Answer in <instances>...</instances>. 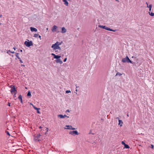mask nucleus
I'll return each instance as SVG.
<instances>
[{
  "label": "nucleus",
  "mask_w": 154,
  "mask_h": 154,
  "mask_svg": "<svg viewBox=\"0 0 154 154\" xmlns=\"http://www.w3.org/2000/svg\"><path fill=\"white\" fill-rule=\"evenodd\" d=\"M66 117L68 118H69V116H67V117Z\"/></svg>",
  "instance_id": "6e6d98bb"
},
{
  "label": "nucleus",
  "mask_w": 154,
  "mask_h": 154,
  "mask_svg": "<svg viewBox=\"0 0 154 154\" xmlns=\"http://www.w3.org/2000/svg\"><path fill=\"white\" fill-rule=\"evenodd\" d=\"M67 60V58H65L64 60H63V62H65Z\"/></svg>",
  "instance_id": "7c9ffc66"
},
{
  "label": "nucleus",
  "mask_w": 154,
  "mask_h": 154,
  "mask_svg": "<svg viewBox=\"0 0 154 154\" xmlns=\"http://www.w3.org/2000/svg\"><path fill=\"white\" fill-rule=\"evenodd\" d=\"M61 42H57L54 44H53L51 46V48H53V50L55 51V52H57V51H56L57 49H58L61 50V48L59 46L61 45Z\"/></svg>",
  "instance_id": "f257e3e1"
},
{
  "label": "nucleus",
  "mask_w": 154,
  "mask_h": 154,
  "mask_svg": "<svg viewBox=\"0 0 154 154\" xmlns=\"http://www.w3.org/2000/svg\"><path fill=\"white\" fill-rule=\"evenodd\" d=\"M30 29L31 31L32 32H36L37 31V29L33 27H30Z\"/></svg>",
  "instance_id": "1a4fd4ad"
},
{
  "label": "nucleus",
  "mask_w": 154,
  "mask_h": 154,
  "mask_svg": "<svg viewBox=\"0 0 154 154\" xmlns=\"http://www.w3.org/2000/svg\"><path fill=\"white\" fill-rule=\"evenodd\" d=\"M151 146H152V148H153V145H151Z\"/></svg>",
  "instance_id": "3c124183"
},
{
  "label": "nucleus",
  "mask_w": 154,
  "mask_h": 154,
  "mask_svg": "<svg viewBox=\"0 0 154 154\" xmlns=\"http://www.w3.org/2000/svg\"><path fill=\"white\" fill-rule=\"evenodd\" d=\"M21 66H25V65H23V64H21Z\"/></svg>",
  "instance_id": "8fccbe9b"
},
{
  "label": "nucleus",
  "mask_w": 154,
  "mask_h": 154,
  "mask_svg": "<svg viewBox=\"0 0 154 154\" xmlns=\"http://www.w3.org/2000/svg\"><path fill=\"white\" fill-rule=\"evenodd\" d=\"M122 62L123 63H129L132 64H133V62L130 60L127 56L125 58H123L122 59Z\"/></svg>",
  "instance_id": "f03ea898"
},
{
  "label": "nucleus",
  "mask_w": 154,
  "mask_h": 154,
  "mask_svg": "<svg viewBox=\"0 0 154 154\" xmlns=\"http://www.w3.org/2000/svg\"><path fill=\"white\" fill-rule=\"evenodd\" d=\"M0 17H2V14H0Z\"/></svg>",
  "instance_id": "864d4df0"
},
{
  "label": "nucleus",
  "mask_w": 154,
  "mask_h": 154,
  "mask_svg": "<svg viewBox=\"0 0 154 154\" xmlns=\"http://www.w3.org/2000/svg\"><path fill=\"white\" fill-rule=\"evenodd\" d=\"M69 112V109H67L66 111V112Z\"/></svg>",
  "instance_id": "e433bc0d"
},
{
  "label": "nucleus",
  "mask_w": 154,
  "mask_h": 154,
  "mask_svg": "<svg viewBox=\"0 0 154 154\" xmlns=\"http://www.w3.org/2000/svg\"><path fill=\"white\" fill-rule=\"evenodd\" d=\"M1 24H2V23H0V25Z\"/></svg>",
  "instance_id": "680f3d73"
},
{
  "label": "nucleus",
  "mask_w": 154,
  "mask_h": 154,
  "mask_svg": "<svg viewBox=\"0 0 154 154\" xmlns=\"http://www.w3.org/2000/svg\"><path fill=\"white\" fill-rule=\"evenodd\" d=\"M122 144H123L124 145H125V144H126L125 143V142H124V141H122Z\"/></svg>",
  "instance_id": "f704fd0d"
},
{
  "label": "nucleus",
  "mask_w": 154,
  "mask_h": 154,
  "mask_svg": "<svg viewBox=\"0 0 154 154\" xmlns=\"http://www.w3.org/2000/svg\"><path fill=\"white\" fill-rule=\"evenodd\" d=\"M19 53H16V57L18 59H20V57L18 56Z\"/></svg>",
  "instance_id": "5701e85b"
},
{
  "label": "nucleus",
  "mask_w": 154,
  "mask_h": 154,
  "mask_svg": "<svg viewBox=\"0 0 154 154\" xmlns=\"http://www.w3.org/2000/svg\"><path fill=\"white\" fill-rule=\"evenodd\" d=\"M46 129L47 130V131H48V128H47Z\"/></svg>",
  "instance_id": "09e8293b"
},
{
  "label": "nucleus",
  "mask_w": 154,
  "mask_h": 154,
  "mask_svg": "<svg viewBox=\"0 0 154 154\" xmlns=\"http://www.w3.org/2000/svg\"><path fill=\"white\" fill-rule=\"evenodd\" d=\"M9 51L10 52H11V53L12 54H14L15 53V52L14 51H10V50Z\"/></svg>",
  "instance_id": "2f4dec72"
},
{
  "label": "nucleus",
  "mask_w": 154,
  "mask_h": 154,
  "mask_svg": "<svg viewBox=\"0 0 154 154\" xmlns=\"http://www.w3.org/2000/svg\"><path fill=\"white\" fill-rule=\"evenodd\" d=\"M18 99L20 100V102L21 103L23 104V100H22V97L21 95H19Z\"/></svg>",
  "instance_id": "9d476101"
},
{
  "label": "nucleus",
  "mask_w": 154,
  "mask_h": 154,
  "mask_svg": "<svg viewBox=\"0 0 154 154\" xmlns=\"http://www.w3.org/2000/svg\"><path fill=\"white\" fill-rule=\"evenodd\" d=\"M117 2H119V0H115Z\"/></svg>",
  "instance_id": "c03bdc74"
},
{
  "label": "nucleus",
  "mask_w": 154,
  "mask_h": 154,
  "mask_svg": "<svg viewBox=\"0 0 154 154\" xmlns=\"http://www.w3.org/2000/svg\"><path fill=\"white\" fill-rule=\"evenodd\" d=\"M72 126L69 125H66V127H67V128H72Z\"/></svg>",
  "instance_id": "393cba45"
},
{
  "label": "nucleus",
  "mask_w": 154,
  "mask_h": 154,
  "mask_svg": "<svg viewBox=\"0 0 154 154\" xmlns=\"http://www.w3.org/2000/svg\"><path fill=\"white\" fill-rule=\"evenodd\" d=\"M13 49H14V50H16V48H15V47H14V48H13Z\"/></svg>",
  "instance_id": "49530a36"
},
{
  "label": "nucleus",
  "mask_w": 154,
  "mask_h": 154,
  "mask_svg": "<svg viewBox=\"0 0 154 154\" xmlns=\"http://www.w3.org/2000/svg\"><path fill=\"white\" fill-rule=\"evenodd\" d=\"M38 34H34L33 37L35 38H37L38 36Z\"/></svg>",
  "instance_id": "4be33fe9"
},
{
  "label": "nucleus",
  "mask_w": 154,
  "mask_h": 154,
  "mask_svg": "<svg viewBox=\"0 0 154 154\" xmlns=\"http://www.w3.org/2000/svg\"><path fill=\"white\" fill-rule=\"evenodd\" d=\"M37 113H39V114L40 113V111L39 110H38L37 111Z\"/></svg>",
  "instance_id": "58836bf2"
},
{
  "label": "nucleus",
  "mask_w": 154,
  "mask_h": 154,
  "mask_svg": "<svg viewBox=\"0 0 154 154\" xmlns=\"http://www.w3.org/2000/svg\"><path fill=\"white\" fill-rule=\"evenodd\" d=\"M14 94H16L17 93V90H16V91H14Z\"/></svg>",
  "instance_id": "72a5a7b5"
},
{
  "label": "nucleus",
  "mask_w": 154,
  "mask_h": 154,
  "mask_svg": "<svg viewBox=\"0 0 154 154\" xmlns=\"http://www.w3.org/2000/svg\"><path fill=\"white\" fill-rule=\"evenodd\" d=\"M116 119H119V118L118 117H117V118H116Z\"/></svg>",
  "instance_id": "13d9d810"
},
{
  "label": "nucleus",
  "mask_w": 154,
  "mask_h": 154,
  "mask_svg": "<svg viewBox=\"0 0 154 154\" xmlns=\"http://www.w3.org/2000/svg\"><path fill=\"white\" fill-rule=\"evenodd\" d=\"M58 117H59L60 118L62 119L64 118V116L62 114L59 115L58 116Z\"/></svg>",
  "instance_id": "a211bd4d"
},
{
  "label": "nucleus",
  "mask_w": 154,
  "mask_h": 154,
  "mask_svg": "<svg viewBox=\"0 0 154 154\" xmlns=\"http://www.w3.org/2000/svg\"><path fill=\"white\" fill-rule=\"evenodd\" d=\"M122 75V74H121V73L119 72H117L116 74V76H117V75H119V76H121V75Z\"/></svg>",
  "instance_id": "b1692460"
},
{
  "label": "nucleus",
  "mask_w": 154,
  "mask_h": 154,
  "mask_svg": "<svg viewBox=\"0 0 154 154\" xmlns=\"http://www.w3.org/2000/svg\"><path fill=\"white\" fill-rule=\"evenodd\" d=\"M75 91H76V92H77V91H78V90H77V89H76L75 90Z\"/></svg>",
  "instance_id": "5fc2aeb1"
},
{
  "label": "nucleus",
  "mask_w": 154,
  "mask_h": 154,
  "mask_svg": "<svg viewBox=\"0 0 154 154\" xmlns=\"http://www.w3.org/2000/svg\"><path fill=\"white\" fill-rule=\"evenodd\" d=\"M127 116H128V114H127Z\"/></svg>",
  "instance_id": "052dcab7"
},
{
  "label": "nucleus",
  "mask_w": 154,
  "mask_h": 154,
  "mask_svg": "<svg viewBox=\"0 0 154 154\" xmlns=\"http://www.w3.org/2000/svg\"><path fill=\"white\" fill-rule=\"evenodd\" d=\"M24 44L27 47H29L33 45L32 42L31 41L29 42L26 41L24 42Z\"/></svg>",
  "instance_id": "20e7f679"
},
{
  "label": "nucleus",
  "mask_w": 154,
  "mask_h": 154,
  "mask_svg": "<svg viewBox=\"0 0 154 154\" xmlns=\"http://www.w3.org/2000/svg\"><path fill=\"white\" fill-rule=\"evenodd\" d=\"M14 87L12 88L10 90V92L11 94H13V93L14 91H16V87L15 86H13Z\"/></svg>",
  "instance_id": "6e6552de"
},
{
  "label": "nucleus",
  "mask_w": 154,
  "mask_h": 154,
  "mask_svg": "<svg viewBox=\"0 0 154 154\" xmlns=\"http://www.w3.org/2000/svg\"><path fill=\"white\" fill-rule=\"evenodd\" d=\"M105 26H101V25H99V27H100V28H101L102 29H105Z\"/></svg>",
  "instance_id": "f3484780"
},
{
  "label": "nucleus",
  "mask_w": 154,
  "mask_h": 154,
  "mask_svg": "<svg viewBox=\"0 0 154 154\" xmlns=\"http://www.w3.org/2000/svg\"><path fill=\"white\" fill-rule=\"evenodd\" d=\"M66 29L64 27H63L62 28L61 32L62 33H65L66 32Z\"/></svg>",
  "instance_id": "9b49d317"
},
{
  "label": "nucleus",
  "mask_w": 154,
  "mask_h": 154,
  "mask_svg": "<svg viewBox=\"0 0 154 154\" xmlns=\"http://www.w3.org/2000/svg\"><path fill=\"white\" fill-rule=\"evenodd\" d=\"M41 135L40 134H35L33 135L34 137V140L35 142H37L41 141L39 138Z\"/></svg>",
  "instance_id": "7ed1b4c3"
},
{
  "label": "nucleus",
  "mask_w": 154,
  "mask_h": 154,
  "mask_svg": "<svg viewBox=\"0 0 154 154\" xmlns=\"http://www.w3.org/2000/svg\"><path fill=\"white\" fill-rule=\"evenodd\" d=\"M146 4L147 5V7H148V3L147 2H146Z\"/></svg>",
  "instance_id": "ea45409f"
},
{
  "label": "nucleus",
  "mask_w": 154,
  "mask_h": 154,
  "mask_svg": "<svg viewBox=\"0 0 154 154\" xmlns=\"http://www.w3.org/2000/svg\"><path fill=\"white\" fill-rule=\"evenodd\" d=\"M71 91L70 90H67L66 91V94H68Z\"/></svg>",
  "instance_id": "a878e982"
},
{
  "label": "nucleus",
  "mask_w": 154,
  "mask_h": 154,
  "mask_svg": "<svg viewBox=\"0 0 154 154\" xmlns=\"http://www.w3.org/2000/svg\"><path fill=\"white\" fill-rule=\"evenodd\" d=\"M6 133L7 135H8L9 136H10V134L8 131H6Z\"/></svg>",
  "instance_id": "bb28decb"
},
{
  "label": "nucleus",
  "mask_w": 154,
  "mask_h": 154,
  "mask_svg": "<svg viewBox=\"0 0 154 154\" xmlns=\"http://www.w3.org/2000/svg\"><path fill=\"white\" fill-rule=\"evenodd\" d=\"M15 86V85H10V86H9V87L10 88H13V87H14L13 86Z\"/></svg>",
  "instance_id": "cd10ccee"
},
{
  "label": "nucleus",
  "mask_w": 154,
  "mask_h": 154,
  "mask_svg": "<svg viewBox=\"0 0 154 154\" xmlns=\"http://www.w3.org/2000/svg\"><path fill=\"white\" fill-rule=\"evenodd\" d=\"M25 88H26V89H27V88L26 87H25Z\"/></svg>",
  "instance_id": "e2e57ef3"
},
{
  "label": "nucleus",
  "mask_w": 154,
  "mask_h": 154,
  "mask_svg": "<svg viewBox=\"0 0 154 154\" xmlns=\"http://www.w3.org/2000/svg\"><path fill=\"white\" fill-rule=\"evenodd\" d=\"M66 117L68 118H69V116H67V117Z\"/></svg>",
  "instance_id": "4d7b16f0"
},
{
  "label": "nucleus",
  "mask_w": 154,
  "mask_h": 154,
  "mask_svg": "<svg viewBox=\"0 0 154 154\" xmlns=\"http://www.w3.org/2000/svg\"><path fill=\"white\" fill-rule=\"evenodd\" d=\"M20 52H22L23 51H22V50L20 49Z\"/></svg>",
  "instance_id": "a18cd8bd"
},
{
  "label": "nucleus",
  "mask_w": 154,
  "mask_h": 154,
  "mask_svg": "<svg viewBox=\"0 0 154 154\" xmlns=\"http://www.w3.org/2000/svg\"><path fill=\"white\" fill-rule=\"evenodd\" d=\"M63 116H64V118L65 117H67V116L66 115H63Z\"/></svg>",
  "instance_id": "a19ab883"
},
{
  "label": "nucleus",
  "mask_w": 154,
  "mask_h": 154,
  "mask_svg": "<svg viewBox=\"0 0 154 154\" xmlns=\"http://www.w3.org/2000/svg\"><path fill=\"white\" fill-rule=\"evenodd\" d=\"M8 105L9 106H11L10 103L9 102L8 103Z\"/></svg>",
  "instance_id": "4c0bfd02"
},
{
  "label": "nucleus",
  "mask_w": 154,
  "mask_h": 154,
  "mask_svg": "<svg viewBox=\"0 0 154 154\" xmlns=\"http://www.w3.org/2000/svg\"><path fill=\"white\" fill-rule=\"evenodd\" d=\"M75 86H76V88H78V87H78V86H77V85H76Z\"/></svg>",
  "instance_id": "603ef678"
},
{
  "label": "nucleus",
  "mask_w": 154,
  "mask_h": 154,
  "mask_svg": "<svg viewBox=\"0 0 154 154\" xmlns=\"http://www.w3.org/2000/svg\"><path fill=\"white\" fill-rule=\"evenodd\" d=\"M152 7V5H149L148 8H151Z\"/></svg>",
  "instance_id": "c85d7f7f"
},
{
  "label": "nucleus",
  "mask_w": 154,
  "mask_h": 154,
  "mask_svg": "<svg viewBox=\"0 0 154 154\" xmlns=\"http://www.w3.org/2000/svg\"><path fill=\"white\" fill-rule=\"evenodd\" d=\"M27 96H28L31 97V92L30 91H29L28 92Z\"/></svg>",
  "instance_id": "dca6fc26"
},
{
  "label": "nucleus",
  "mask_w": 154,
  "mask_h": 154,
  "mask_svg": "<svg viewBox=\"0 0 154 154\" xmlns=\"http://www.w3.org/2000/svg\"><path fill=\"white\" fill-rule=\"evenodd\" d=\"M57 26H56L54 25L52 29V31L53 32H58L59 31H57V30L56 29L57 28Z\"/></svg>",
  "instance_id": "423d86ee"
},
{
  "label": "nucleus",
  "mask_w": 154,
  "mask_h": 154,
  "mask_svg": "<svg viewBox=\"0 0 154 154\" xmlns=\"http://www.w3.org/2000/svg\"><path fill=\"white\" fill-rule=\"evenodd\" d=\"M63 2H64V4L66 6L68 5V2L67 0H62Z\"/></svg>",
  "instance_id": "4468645a"
},
{
  "label": "nucleus",
  "mask_w": 154,
  "mask_h": 154,
  "mask_svg": "<svg viewBox=\"0 0 154 154\" xmlns=\"http://www.w3.org/2000/svg\"><path fill=\"white\" fill-rule=\"evenodd\" d=\"M51 55L53 56L54 57L56 55L55 54H54V53H52L51 54Z\"/></svg>",
  "instance_id": "473e14b6"
},
{
  "label": "nucleus",
  "mask_w": 154,
  "mask_h": 154,
  "mask_svg": "<svg viewBox=\"0 0 154 154\" xmlns=\"http://www.w3.org/2000/svg\"><path fill=\"white\" fill-rule=\"evenodd\" d=\"M151 10V8H149V11L150 12Z\"/></svg>",
  "instance_id": "37998d69"
},
{
  "label": "nucleus",
  "mask_w": 154,
  "mask_h": 154,
  "mask_svg": "<svg viewBox=\"0 0 154 154\" xmlns=\"http://www.w3.org/2000/svg\"><path fill=\"white\" fill-rule=\"evenodd\" d=\"M39 128L40 129L41 128H42V127L41 126H40L39 127Z\"/></svg>",
  "instance_id": "de8ad7c7"
},
{
  "label": "nucleus",
  "mask_w": 154,
  "mask_h": 154,
  "mask_svg": "<svg viewBox=\"0 0 154 154\" xmlns=\"http://www.w3.org/2000/svg\"><path fill=\"white\" fill-rule=\"evenodd\" d=\"M65 128L67 129L72 130H74L75 129V128H72H72Z\"/></svg>",
  "instance_id": "412c9836"
},
{
  "label": "nucleus",
  "mask_w": 154,
  "mask_h": 154,
  "mask_svg": "<svg viewBox=\"0 0 154 154\" xmlns=\"http://www.w3.org/2000/svg\"><path fill=\"white\" fill-rule=\"evenodd\" d=\"M16 94H14V95L13 96L14 97H16Z\"/></svg>",
  "instance_id": "79ce46f5"
},
{
  "label": "nucleus",
  "mask_w": 154,
  "mask_h": 154,
  "mask_svg": "<svg viewBox=\"0 0 154 154\" xmlns=\"http://www.w3.org/2000/svg\"><path fill=\"white\" fill-rule=\"evenodd\" d=\"M60 57H61V56H60L58 55H56L54 57V58L56 59H59Z\"/></svg>",
  "instance_id": "2eb2a0df"
},
{
  "label": "nucleus",
  "mask_w": 154,
  "mask_h": 154,
  "mask_svg": "<svg viewBox=\"0 0 154 154\" xmlns=\"http://www.w3.org/2000/svg\"><path fill=\"white\" fill-rule=\"evenodd\" d=\"M134 57L132 56V58H133Z\"/></svg>",
  "instance_id": "bf43d9fd"
},
{
  "label": "nucleus",
  "mask_w": 154,
  "mask_h": 154,
  "mask_svg": "<svg viewBox=\"0 0 154 154\" xmlns=\"http://www.w3.org/2000/svg\"><path fill=\"white\" fill-rule=\"evenodd\" d=\"M39 38L40 39H41L42 38H41V36L40 35H38V36Z\"/></svg>",
  "instance_id": "c9c22d12"
},
{
  "label": "nucleus",
  "mask_w": 154,
  "mask_h": 154,
  "mask_svg": "<svg viewBox=\"0 0 154 154\" xmlns=\"http://www.w3.org/2000/svg\"><path fill=\"white\" fill-rule=\"evenodd\" d=\"M56 62L57 63H60V64H61L63 63L62 61L60 59L56 60Z\"/></svg>",
  "instance_id": "f8f14e48"
},
{
  "label": "nucleus",
  "mask_w": 154,
  "mask_h": 154,
  "mask_svg": "<svg viewBox=\"0 0 154 154\" xmlns=\"http://www.w3.org/2000/svg\"><path fill=\"white\" fill-rule=\"evenodd\" d=\"M126 149H128L129 148V146L126 144H125L124 145Z\"/></svg>",
  "instance_id": "6ab92c4d"
},
{
  "label": "nucleus",
  "mask_w": 154,
  "mask_h": 154,
  "mask_svg": "<svg viewBox=\"0 0 154 154\" xmlns=\"http://www.w3.org/2000/svg\"><path fill=\"white\" fill-rule=\"evenodd\" d=\"M105 29L106 30H107L108 31H113L114 32H115L116 31V29H114V30L112 29H110V28L106 26H105Z\"/></svg>",
  "instance_id": "0eeeda50"
},
{
  "label": "nucleus",
  "mask_w": 154,
  "mask_h": 154,
  "mask_svg": "<svg viewBox=\"0 0 154 154\" xmlns=\"http://www.w3.org/2000/svg\"><path fill=\"white\" fill-rule=\"evenodd\" d=\"M32 106H33L34 108L35 109V110H38L39 109H40L39 108H37L34 105H33V104H32Z\"/></svg>",
  "instance_id": "aec40b11"
},
{
  "label": "nucleus",
  "mask_w": 154,
  "mask_h": 154,
  "mask_svg": "<svg viewBox=\"0 0 154 154\" xmlns=\"http://www.w3.org/2000/svg\"><path fill=\"white\" fill-rule=\"evenodd\" d=\"M19 60L20 62L21 63H23V61L21 60V59L20 58V59H19Z\"/></svg>",
  "instance_id": "c756f323"
},
{
  "label": "nucleus",
  "mask_w": 154,
  "mask_h": 154,
  "mask_svg": "<svg viewBox=\"0 0 154 154\" xmlns=\"http://www.w3.org/2000/svg\"><path fill=\"white\" fill-rule=\"evenodd\" d=\"M69 134L72 135L73 134L78 135L79 134V133L77 131H71L69 132Z\"/></svg>",
  "instance_id": "39448f33"
},
{
  "label": "nucleus",
  "mask_w": 154,
  "mask_h": 154,
  "mask_svg": "<svg viewBox=\"0 0 154 154\" xmlns=\"http://www.w3.org/2000/svg\"><path fill=\"white\" fill-rule=\"evenodd\" d=\"M119 121V125H120V127H121L122 125V124H123V122L120 119L118 120Z\"/></svg>",
  "instance_id": "ddd939ff"
}]
</instances>
